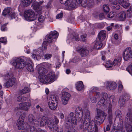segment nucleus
I'll return each instance as SVG.
<instances>
[{
  "instance_id": "nucleus-1",
  "label": "nucleus",
  "mask_w": 132,
  "mask_h": 132,
  "mask_svg": "<svg viewBox=\"0 0 132 132\" xmlns=\"http://www.w3.org/2000/svg\"><path fill=\"white\" fill-rule=\"evenodd\" d=\"M38 72V73L42 76V77L40 79L41 82L47 84L54 81L55 74L54 72H50L47 75H45L44 74L47 72V71L45 68L41 67L39 68Z\"/></svg>"
},
{
  "instance_id": "nucleus-2",
  "label": "nucleus",
  "mask_w": 132,
  "mask_h": 132,
  "mask_svg": "<svg viewBox=\"0 0 132 132\" xmlns=\"http://www.w3.org/2000/svg\"><path fill=\"white\" fill-rule=\"evenodd\" d=\"M65 132H70L71 128L73 125H76L77 124V120L75 114L73 112H71L67 117L65 118Z\"/></svg>"
},
{
  "instance_id": "nucleus-3",
  "label": "nucleus",
  "mask_w": 132,
  "mask_h": 132,
  "mask_svg": "<svg viewBox=\"0 0 132 132\" xmlns=\"http://www.w3.org/2000/svg\"><path fill=\"white\" fill-rule=\"evenodd\" d=\"M3 77L4 78L5 80H7L4 84L6 87H11L14 84L15 79L13 77V75L12 73L10 72H7Z\"/></svg>"
},
{
  "instance_id": "nucleus-4",
  "label": "nucleus",
  "mask_w": 132,
  "mask_h": 132,
  "mask_svg": "<svg viewBox=\"0 0 132 132\" xmlns=\"http://www.w3.org/2000/svg\"><path fill=\"white\" fill-rule=\"evenodd\" d=\"M13 65L16 69H22L26 65V61L20 57L14 58L13 59Z\"/></svg>"
},
{
  "instance_id": "nucleus-5",
  "label": "nucleus",
  "mask_w": 132,
  "mask_h": 132,
  "mask_svg": "<svg viewBox=\"0 0 132 132\" xmlns=\"http://www.w3.org/2000/svg\"><path fill=\"white\" fill-rule=\"evenodd\" d=\"M96 96L97 99L101 98L97 105L98 108H99L101 106H103L107 103V99L108 98V95L106 93H103L102 95L100 92H96Z\"/></svg>"
},
{
  "instance_id": "nucleus-6",
  "label": "nucleus",
  "mask_w": 132,
  "mask_h": 132,
  "mask_svg": "<svg viewBox=\"0 0 132 132\" xmlns=\"http://www.w3.org/2000/svg\"><path fill=\"white\" fill-rule=\"evenodd\" d=\"M26 116L25 113L21 115L16 123L18 128L19 130H23L27 128V127H29L28 125L24 122V118Z\"/></svg>"
},
{
  "instance_id": "nucleus-7",
  "label": "nucleus",
  "mask_w": 132,
  "mask_h": 132,
  "mask_svg": "<svg viewBox=\"0 0 132 132\" xmlns=\"http://www.w3.org/2000/svg\"><path fill=\"white\" fill-rule=\"evenodd\" d=\"M126 123L125 124L126 128L128 132H131L132 130V115L130 112L127 114L125 119Z\"/></svg>"
},
{
  "instance_id": "nucleus-8",
  "label": "nucleus",
  "mask_w": 132,
  "mask_h": 132,
  "mask_svg": "<svg viewBox=\"0 0 132 132\" xmlns=\"http://www.w3.org/2000/svg\"><path fill=\"white\" fill-rule=\"evenodd\" d=\"M24 16L26 20L28 21H33L37 18V16L35 14L34 11L31 10H25Z\"/></svg>"
},
{
  "instance_id": "nucleus-9",
  "label": "nucleus",
  "mask_w": 132,
  "mask_h": 132,
  "mask_svg": "<svg viewBox=\"0 0 132 132\" xmlns=\"http://www.w3.org/2000/svg\"><path fill=\"white\" fill-rule=\"evenodd\" d=\"M50 100L51 102H48L49 108L52 110H55L57 108V102L59 100L57 96L54 95H50Z\"/></svg>"
},
{
  "instance_id": "nucleus-10",
  "label": "nucleus",
  "mask_w": 132,
  "mask_h": 132,
  "mask_svg": "<svg viewBox=\"0 0 132 132\" xmlns=\"http://www.w3.org/2000/svg\"><path fill=\"white\" fill-rule=\"evenodd\" d=\"M106 113L101 110H97V116L95 117L94 120L96 122L102 123L106 119Z\"/></svg>"
},
{
  "instance_id": "nucleus-11",
  "label": "nucleus",
  "mask_w": 132,
  "mask_h": 132,
  "mask_svg": "<svg viewBox=\"0 0 132 132\" xmlns=\"http://www.w3.org/2000/svg\"><path fill=\"white\" fill-rule=\"evenodd\" d=\"M63 4V7L65 9L69 10L72 8H76L77 4L73 2L72 0H68L66 1Z\"/></svg>"
},
{
  "instance_id": "nucleus-12",
  "label": "nucleus",
  "mask_w": 132,
  "mask_h": 132,
  "mask_svg": "<svg viewBox=\"0 0 132 132\" xmlns=\"http://www.w3.org/2000/svg\"><path fill=\"white\" fill-rule=\"evenodd\" d=\"M94 121L93 120H91L90 118L89 119V121H88V122L89 124V127L88 129V132H93L94 130V132H97L98 127L96 125V122L94 120Z\"/></svg>"
},
{
  "instance_id": "nucleus-13",
  "label": "nucleus",
  "mask_w": 132,
  "mask_h": 132,
  "mask_svg": "<svg viewBox=\"0 0 132 132\" xmlns=\"http://www.w3.org/2000/svg\"><path fill=\"white\" fill-rule=\"evenodd\" d=\"M61 101L62 103L64 105L67 104L68 101L70 97L69 93L67 92H63L62 93Z\"/></svg>"
},
{
  "instance_id": "nucleus-14",
  "label": "nucleus",
  "mask_w": 132,
  "mask_h": 132,
  "mask_svg": "<svg viewBox=\"0 0 132 132\" xmlns=\"http://www.w3.org/2000/svg\"><path fill=\"white\" fill-rule=\"evenodd\" d=\"M53 39L50 34L46 36L45 38V40L43 42L42 44V47L43 49L44 50H46L47 46V42L48 43H52L53 41Z\"/></svg>"
},
{
  "instance_id": "nucleus-15",
  "label": "nucleus",
  "mask_w": 132,
  "mask_h": 132,
  "mask_svg": "<svg viewBox=\"0 0 132 132\" xmlns=\"http://www.w3.org/2000/svg\"><path fill=\"white\" fill-rule=\"evenodd\" d=\"M123 57L126 61L132 58V50L129 48L126 49L123 52Z\"/></svg>"
},
{
  "instance_id": "nucleus-16",
  "label": "nucleus",
  "mask_w": 132,
  "mask_h": 132,
  "mask_svg": "<svg viewBox=\"0 0 132 132\" xmlns=\"http://www.w3.org/2000/svg\"><path fill=\"white\" fill-rule=\"evenodd\" d=\"M22 103H20L19 105L18 108L20 109H22L26 111L28 110L29 107L31 105V103L29 100H27V102L26 101Z\"/></svg>"
},
{
  "instance_id": "nucleus-17",
  "label": "nucleus",
  "mask_w": 132,
  "mask_h": 132,
  "mask_svg": "<svg viewBox=\"0 0 132 132\" xmlns=\"http://www.w3.org/2000/svg\"><path fill=\"white\" fill-rule=\"evenodd\" d=\"M105 85L107 89L113 90L117 87V84L116 82L112 81H107L105 83Z\"/></svg>"
},
{
  "instance_id": "nucleus-18",
  "label": "nucleus",
  "mask_w": 132,
  "mask_h": 132,
  "mask_svg": "<svg viewBox=\"0 0 132 132\" xmlns=\"http://www.w3.org/2000/svg\"><path fill=\"white\" fill-rule=\"evenodd\" d=\"M93 0H83L82 6L85 7L87 6L90 8L92 7L94 5Z\"/></svg>"
},
{
  "instance_id": "nucleus-19",
  "label": "nucleus",
  "mask_w": 132,
  "mask_h": 132,
  "mask_svg": "<svg viewBox=\"0 0 132 132\" xmlns=\"http://www.w3.org/2000/svg\"><path fill=\"white\" fill-rule=\"evenodd\" d=\"M47 125L51 130H55L56 126V125L54 123V121L51 119H48Z\"/></svg>"
},
{
  "instance_id": "nucleus-20",
  "label": "nucleus",
  "mask_w": 132,
  "mask_h": 132,
  "mask_svg": "<svg viewBox=\"0 0 132 132\" xmlns=\"http://www.w3.org/2000/svg\"><path fill=\"white\" fill-rule=\"evenodd\" d=\"M129 97H128L127 95H123L120 97L119 101V103L121 106H123L125 103V102L126 100H128L129 99Z\"/></svg>"
},
{
  "instance_id": "nucleus-21",
  "label": "nucleus",
  "mask_w": 132,
  "mask_h": 132,
  "mask_svg": "<svg viewBox=\"0 0 132 132\" xmlns=\"http://www.w3.org/2000/svg\"><path fill=\"white\" fill-rule=\"evenodd\" d=\"M79 52L82 57H85L88 55L89 52L88 50L85 48H82L79 50Z\"/></svg>"
},
{
  "instance_id": "nucleus-22",
  "label": "nucleus",
  "mask_w": 132,
  "mask_h": 132,
  "mask_svg": "<svg viewBox=\"0 0 132 132\" xmlns=\"http://www.w3.org/2000/svg\"><path fill=\"white\" fill-rule=\"evenodd\" d=\"M126 12L124 11L120 12L118 14V19L119 20L123 21L125 20L127 17Z\"/></svg>"
},
{
  "instance_id": "nucleus-23",
  "label": "nucleus",
  "mask_w": 132,
  "mask_h": 132,
  "mask_svg": "<svg viewBox=\"0 0 132 132\" xmlns=\"http://www.w3.org/2000/svg\"><path fill=\"white\" fill-rule=\"evenodd\" d=\"M106 35V32L105 30L101 31L98 34L99 40L102 41L104 39Z\"/></svg>"
},
{
  "instance_id": "nucleus-24",
  "label": "nucleus",
  "mask_w": 132,
  "mask_h": 132,
  "mask_svg": "<svg viewBox=\"0 0 132 132\" xmlns=\"http://www.w3.org/2000/svg\"><path fill=\"white\" fill-rule=\"evenodd\" d=\"M111 2V5L113 9L117 10H119L120 8V5L118 3V1L117 0H110Z\"/></svg>"
},
{
  "instance_id": "nucleus-25",
  "label": "nucleus",
  "mask_w": 132,
  "mask_h": 132,
  "mask_svg": "<svg viewBox=\"0 0 132 132\" xmlns=\"http://www.w3.org/2000/svg\"><path fill=\"white\" fill-rule=\"evenodd\" d=\"M76 85V89L78 90L81 91L83 88V84L81 81H79L77 82Z\"/></svg>"
},
{
  "instance_id": "nucleus-26",
  "label": "nucleus",
  "mask_w": 132,
  "mask_h": 132,
  "mask_svg": "<svg viewBox=\"0 0 132 132\" xmlns=\"http://www.w3.org/2000/svg\"><path fill=\"white\" fill-rule=\"evenodd\" d=\"M88 121L85 119L83 123L80 126V128L81 129H83L84 130L87 129V128H88L89 124L88 123Z\"/></svg>"
},
{
  "instance_id": "nucleus-27",
  "label": "nucleus",
  "mask_w": 132,
  "mask_h": 132,
  "mask_svg": "<svg viewBox=\"0 0 132 132\" xmlns=\"http://www.w3.org/2000/svg\"><path fill=\"white\" fill-rule=\"evenodd\" d=\"M11 11V8L9 7L5 8L3 10L2 14L3 15L6 16V15H9Z\"/></svg>"
},
{
  "instance_id": "nucleus-28",
  "label": "nucleus",
  "mask_w": 132,
  "mask_h": 132,
  "mask_svg": "<svg viewBox=\"0 0 132 132\" xmlns=\"http://www.w3.org/2000/svg\"><path fill=\"white\" fill-rule=\"evenodd\" d=\"M47 120L46 118L45 117H43L41 118L40 125V126H45L47 123Z\"/></svg>"
},
{
  "instance_id": "nucleus-29",
  "label": "nucleus",
  "mask_w": 132,
  "mask_h": 132,
  "mask_svg": "<svg viewBox=\"0 0 132 132\" xmlns=\"http://www.w3.org/2000/svg\"><path fill=\"white\" fill-rule=\"evenodd\" d=\"M121 59L122 58L120 56H119L118 57L115 59L113 62V65L114 66L120 65Z\"/></svg>"
},
{
  "instance_id": "nucleus-30",
  "label": "nucleus",
  "mask_w": 132,
  "mask_h": 132,
  "mask_svg": "<svg viewBox=\"0 0 132 132\" xmlns=\"http://www.w3.org/2000/svg\"><path fill=\"white\" fill-rule=\"evenodd\" d=\"M29 63H28L26 64V68L30 72H32L34 71V69L33 68L31 64L32 63L31 61L30 60Z\"/></svg>"
},
{
  "instance_id": "nucleus-31",
  "label": "nucleus",
  "mask_w": 132,
  "mask_h": 132,
  "mask_svg": "<svg viewBox=\"0 0 132 132\" xmlns=\"http://www.w3.org/2000/svg\"><path fill=\"white\" fill-rule=\"evenodd\" d=\"M50 35L53 38H57L59 36V33L56 31H51L50 32Z\"/></svg>"
},
{
  "instance_id": "nucleus-32",
  "label": "nucleus",
  "mask_w": 132,
  "mask_h": 132,
  "mask_svg": "<svg viewBox=\"0 0 132 132\" xmlns=\"http://www.w3.org/2000/svg\"><path fill=\"white\" fill-rule=\"evenodd\" d=\"M32 0H22V3L24 6H27L30 5Z\"/></svg>"
},
{
  "instance_id": "nucleus-33",
  "label": "nucleus",
  "mask_w": 132,
  "mask_h": 132,
  "mask_svg": "<svg viewBox=\"0 0 132 132\" xmlns=\"http://www.w3.org/2000/svg\"><path fill=\"white\" fill-rule=\"evenodd\" d=\"M17 101L18 102H24L26 101V100L28 99L27 97H22V96L20 95L17 97Z\"/></svg>"
},
{
  "instance_id": "nucleus-34",
  "label": "nucleus",
  "mask_w": 132,
  "mask_h": 132,
  "mask_svg": "<svg viewBox=\"0 0 132 132\" xmlns=\"http://www.w3.org/2000/svg\"><path fill=\"white\" fill-rule=\"evenodd\" d=\"M29 91V88L27 87H26L20 91V93L21 94H24L28 93Z\"/></svg>"
},
{
  "instance_id": "nucleus-35",
  "label": "nucleus",
  "mask_w": 132,
  "mask_h": 132,
  "mask_svg": "<svg viewBox=\"0 0 132 132\" xmlns=\"http://www.w3.org/2000/svg\"><path fill=\"white\" fill-rule=\"evenodd\" d=\"M102 45V44L101 42H96L95 43V44L94 46V48L98 49L101 47Z\"/></svg>"
},
{
  "instance_id": "nucleus-36",
  "label": "nucleus",
  "mask_w": 132,
  "mask_h": 132,
  "mask_svg": "<svg viewBox=\"0 0 132 132\" xmlns=\"http://www.w3.org/2000/svg\"><path fill=\"white\" fill-rule=\"evenodd\" d=\"M108 116H113L112 111V106L110 105L108 108Z\"/></svg>"
},
{
  "instance_id": "nucleus-37",
  "label": "nucleus",
  "mask_w": 132,
  "mask_h": 132,
  "mask_svg": "<svg viewBox=\"0 0 132 132\" xmlns=\"http://www.w3.org/2000/svg\"><path fill=\"white\" fill-rule=\"evenodd\" d=\"M28 120L32 123L35 121V118L33 115L32 114H30L28 117Z\"/></svg>"
},
{
  "instance_id": "nucleus-38",
  "label": "nucleus",
  "mask_w": 132,
  "mask_h": 132,
  "mask_svg": "<svg viewBox=\"0 0 132 132\" xmlns=\"http://www.w3.org/2000/svg\"><path fill=\"white\" fill-rule=\"evenodd\" d=\"M33 8L34 10H37L39 9L40 7L39 4H38V2H34L32 4Z\"/></svg>"
},
{
  "instance_id": "nucleus-39",
  "label": "nucleus",
  "mask_w": 132,
  "mask_h": 132,
  "mask_svg": "<svg viewBox=\"0 0 132 132\" xmlns=\"http://www.w3.org/2000/svg\"><path fill=\"white\" fill-rule=\"evenodd\" d=\"M103 7V11L105 13H107L109 11V7L107 5L104 4Z\"/></svg>"
},
{
  "instance_id": "nucleus-40",
  "label": "nucleus",
  "mask_w": 132,
  "mask_h": 132,
  "mask_svg": "<svg viewBox=\"0 0 132 132\" xmlns=\"http://www.w3.org/2000/svg\"><path fill=\"white\" fill-rule=\"evenodd\" d=\"M127 12V16L128 17H132V6L130 7L129 9L128 10Z\"/></svg>"
},
{
  "instance_id": "nucleus-41",
  "label": "nucleus",
  "mask_w": 132,
  "mask_h": 132,
  "mask_svg": "<svg viewBox=\"0 0 132 132\" xmlns=\"http://www.w3.org/2000/svg\"><path fill=\"white\" fill-rule=\"evenodd\" d=\"M90 112L89 111L87 110L86 111L85 114V119L88 121L90 118Z\"/></svg>"
},
{
  "instance_id": "nucleus-42",
  "label": "nucleus",
  "mask_w": 132,
  "mask_h": 132,
  "mask_svg": "<svg viewBox=\"0 0 132 132\" xmlns=\"http://www.w3.org/2000/svg\"><path fill=\"white\" fill-rule=\"evenodd\" d=\"M27 130L29 131L30 130L29 132H37L38 131V130H37L35 127L34 126H30V129L27 128Z\"/></svg>"
},
{
  "instance_id": "nucleus-43",
  "label": "nucleus",
  "mask_w": 132,
  "mask_h": 132,
  "mask_svg": "<svg viewBox=\"0 0 132 132\" xmlns=\"http://www.w3.org/2000/svg\"><path fill=\"white\" fill-rule=\"evenodd\" d=\"M79 57H75L70 61L69 62V63H70L71 62H72L74 63H76L77 62L79 61Z\"/></svg>"
},
{
  "instance_id": "nucleus-44",
  "label": "nucleus",
  "mask_w": 132,
  "mask_h": 132,
  "mask_svg": "<svg viewBox=\"0 0 132 132\" xmlns=\"http://www.w3.org/2000/svg\"><path fill=\"white\" fill-rule=\"evenodd\" d=\"M116 13L115 12H111L108 14V17L110 18H112L114 17L116 18Z\"/></svg>"
},
{
  "instance_id": "nucleus-45",
  "label": "nucleus",
  "mask_w": 132,
  "mask_h": 132,
  "mask_svg": "<svg viewBox=\"0 0 132 132\" xmlns=\"http://www.w3.org/2000/svg\"><path fill=\"white\" fill-rule=\"evenodd\" d=\"M58 132H62L63 130V127L61 126H56L55 129Z\"/></svg>"
},
{
  "instance_id": "nucleus-46",
  "label": "nucleus",
  "mask_w": 132,
  "mask_h": 132,
  "mask_svg": "<svg viewBox=\"0 0 132 132\" xmlns=\"http://www.w3.org/2000/svg\"><path fill=\"white\" fill-rule=\"evenodd\" d=\"M9 16L11 18V19L15 18L16 16V14L14 11H11Z\"/></svg>"
},
{
  "instance_id": "nucleus-47",
  "label": "nucleus",
  "mask_w": 132,
  "mask_h": 132,
  "mask_svg": "<svg viewBox=\"0 0 132 132\" xmlns=\"http://www.w3.org/2000/svg\"><path fill=\"white\" fill-rule=\"evenodd\" d=\"M7 24V23L4 24L1 26V30L2 31H5L7 30V28L6 26Z\"/></svg>"
},
{
  "instance_id": "nucleus-48",
  "label": "nucleus",
  "mask_w": 132,
  "mask_h": 132,
  "mask_svg": "<svg viewBox=\"0 0 132 132\" xmlns=\"http://www.w3.org/2000/svg\"><path fill=\"white\" fill-rule=\"evenodd\" d=\"M45 17L42 15L40 16L38 18V20L40 22L42 23L44 21Z\"/></svg>"
},
{
  "instance_id": "nucleus-49",
  "label": "nucleus",
  "mask_w": 132,
  "mask_h": 132,
  "mask_svg": "<svg viewBox=\"0 0 132 132\" xmlns=\"http://www.w3.org/2000/svg\"><path fill=\"white\" fill-rule=\"evenodd\" d=\"M7 42L6 38V37H2L0 38V42L6 44Z\"/></svg>"
},
{
  "instance_id": "nucleus-50",
  "label": "nucleus",
  "mask_w": 132,
  "mask_h": 132,
  "mask_svg": "<svg viewBox=\"0 0 132 132\" xmlns=\"http://www.w3.org/2000/svg\"><path fill=\"white\" fill-rule=\"evenodd\" d=\"M127 70L131 74H132V65L128 66L126 68Z\"/></svg>"
},
{
  "instance_id": "nucleus-51",
  "label": "nucleus",
  "mask_w": 132,
  "mask_h": 132,
  "mask_svg": "<svg viewBox=\"0 0 132 132\" xmlns=\"http://www.w3.org/2000/svg\"><path fill=\"white\" fill-rule=\"evenodd\" d=\"M107 119L109 124L112 125V123L113 116H108Z\"/></svg>"
},
{
  "instance_id": "nucleus-52",
  "label": "nucleus",
  "mask_w": 132,
  "mask_h": 132,
  "mask_svg": "<svg viewBox=\"0 0 132 132\" xmlns=\"http://www.w3.org/2000/svg\"><path fill=\"white\" fill-rule=\"evenodd\" d=\"M83 1V0H76V2L75 3L77 4V7L78 5L80 6L81 4L82 6Z\"/></svg>"
},
{
  "instance_id": "nucleus-53",
  "label": "nucleus",
  "mask_w": 132,
  "mask_h": 132,
  "mask_svg": "<svg viewBox=\"0 0 132 132\" xmlns=\"http://www.w3.org/2000/svg\"><path fill=\"white\" fill-rule=\"evenodd\" d=\"M90 99L91 102L93 103H95L97 101V99L95 96L91 97Z\"/></svg>"
},
{
  "instance_id": "nucleus-54",
  "label": "nucleus",
  "mask_w": 132,
  "mask_h": 132,
  "mask_svg": "<svg viewBox=\"0 0 132 132\" xmlns=\"http://www.w3.org/2000/svg\"><path fill=\"white\" fill-rule=\"evenodd\" d=\"M114 25V23H111L109 26L107 27V30L109 31L112 30L113 29V26Z\"/></svg>"
},
{
  "instance_id": "nucleus-55",
  "label": "nucleus",
  "mask_w": 132,
  "mask_h": 132,
  "mask_svg": "<svg viewBox=\"0 0 132 132\" xmlns=\"http://www.w3.org/2000/svg\"><path fill=\"white\" fill-rule=\"evenodd\" d=\"M76 112H80L82 114L83 112L82 111V109L81 107H77L76 110Z\"/></svg>"
},
{
  "instance_id": "nucleus-56",
  "label": "nucleus",
  "mask_w": 132,
  "mask_h": 132,
  "mask_svg": "<svg viewBox=\"0 0 132 132\" xmlns=\"http://www.w3.org/2000/svg\"><path fill=\"white\" fill-rule=\"evenodd\" d=\"M52 57V55L50 54H47L44 55L45 59L48 60L50 59Z\"/></svg>"
},
{
  "instance_id": "nucleus-57",
  "label": "nucleus",
  "mask_w": 132,
  "mask_h": 132,
  "mask_svg": "<svg viewBox=\"0 0 132 132\" xmlns=\"http://www.w3.org/2000/svg\"><path fill=\"white\" fill-rule=\"evenodd\" d=\"M112 65L110 62L109 61L107 62L105 65V66L107 68H110L112 67Z\"/></svg>"
},
{
  "instance_id": "nucleus-58",
  "label": "nucleus",
  "mask_w": 132,
  "mask_h": 132,
  "mask_svg": "<svg viewBox=\"0 0 132 132\" xmlns=\"http://www.w3.org/2000/svg\"><path fill=\"white\" fill-rule=\"evenodd\" d=\"M54 120H53L54 121V122H55V124L56 125V126H57V124H58L59 122V120L57 118V117L56 116H54Z\"/></svg>"
},
{
  "instance_id": "nucleus-59",
  "label": "nucleus",
  "mask_w": 132,
  "mask_h": 132,
  "mask_svg": "<svg viewBox=\"0 0 132 132\" xmlns=\"http://www.w3.org/2000/svg\"><path fill=\"white\" fill-rule=\"evenodd\" d=\"M122 129L121 127L118 128L116 127L115 128H113L112 130L120 132V131L122 130Z\"/></svg>"
},
{
  "instance_id": "nucleus-60",
  "label": "nucleus",
  "mask_w": 132,
  "mask_h": 132,
  "mask_svg": "<svg viewBox=\"0 0 132 132\" xmlns=\"http://www.w3.org/2000/svg\"><path fill=\"white\" fill-rule=\"evenodd\" d=\"M86 36V34L81 35V40L85 42Z\"/></svg>"
},
{
  "instance_id": "nucleus-61",
  "label": "nucleus",
  "mask_w": 132,
  "mask_h": 132,
  "mask_svg": "<svg viewBox=\"0 0 132 132\" xmlns=\"http://www.w3.org/2000/svg\"><path fill=\"white\" fill-rule=\"evenodd\" d=\"M52 1V0H50L48 2L46 6L47 9H48L51 7V3Z\"/></svg>"
},
{
  "instance_id": "nucleus-62",
  "label": "nucleus",
  "mask_w": 132,
  "mask_h": 132,
  "mask_svg": "<svg viewBox=\"0 0 132 132\" xmlns=\"http://www.w3.org/2000/svg\"><path fill=\"white\" fill-rule=\"evenodd\" d=\"M44 65L45 67L47 68H50L52 67V65L48 63H45Z\"/></svg>"
},
{
  "instance_id": "nucleus-63",
  "label": "nucleus",
  "mask_w": 132,
  "mask_h": 132,
  "mask_svg": "<svg viewBox=\"0 0 132 132\" xmlns=\"http://www.w3.org/2000/svg\"><path fill=\"white\" fill-rule=\"evenodd\" d=\"M63 15V14L62 13H60L57 15L56 18L57 19H59L61 18Z\"/></svg>"
},
{
  "instance_id": "nucleus-64",
  "label": "nucleus",
  "mask_w": 132,
  "mask_h": 132,
  "mask_svg": "<svg viewBox=\"0 0 132 132\" xmlns=\"http://www.w3.org/2000/svg\"><path fill=\"white\" fill-rule=\"evenodd\" d=\"M99 18L100 20H102L104 18V14L103 13H101L99 15Z\"/></svg>"
}]
</instances>
